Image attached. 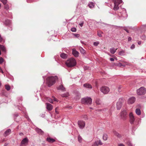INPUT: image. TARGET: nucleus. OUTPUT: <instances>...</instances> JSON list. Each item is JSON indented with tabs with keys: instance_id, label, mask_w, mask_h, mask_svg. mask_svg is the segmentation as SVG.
I'll return each mask as SVG.
<instances>
[{
	"instance_id": "nucleus-1",
	"label": "nucleus",
	"mask_w": 146,
	"mask_h": 146,
	"mask_svg": "<svg viewBox=\"0 0 146 146\" xmlns=\"http://www.w3.org/2000/svg\"><path fill=\"white\" fill-rule=\"evenodd\" d=\"M58 79V77L56 76L48 77L46 79V83L48 86L49 87L51 86L55 83L56 80Z\"/></svg>"
},
{
	"instance_id": "nucleus-2",
	"label": "nucleus",
	"mask_w": 146,
	"mask_h": 146,
	"mask_svg": "<svg viewBox=\"0 0 146 146\" xmlns=\"http://www.w3.org/2000/svg\"><path fill=\"white\" fill-rule=\"evenodd\" d=\"M66 64L68 67L71 68L76 65V62L74 58H71L68 59L66 61Z\"/></svg>"
},
{
	"instance_id": "nucleus-3",
	"label": "nucleus",
	"mask_w": 146,
	"mask_h": 146,
	"mask_svg": "<svg viewBox=\"0 0 146 146\" xmlns=\"http://www.w3.org/2000/svg\"><path fill=\"white\" fill-rule=\"evenodd\" d=\"M92 99L90 97H87L82 98L81 100L82 104L85 105H90L92 104Z\"/></svg>"
},
{
	"instance_id": "nucleus-4",
	"label": "nucleus",
	"mask_w": 146,
	"mask_h": 146,
	"mask_svg": "<svg viewBox=\"0 0 146 146\" xmlns=\"http://www.w3.org/2000/svg\"><path fill=\"white\" fill-rule=\"evenodd\" d=\"M113 1L114 5L113 9L115 11H116L119 9L118 5L122 3V0H113Z\"/></svg>"
},
{
	"instance_id": "nucleus-5",
	"label": "nucleus",
	"mask_w": 146,
	"mask_h": 146,
	"mask_svg": "<svg viewBox=\"0 0 146 146\" xmlns=\"http://www.w3.org/2000/svg\"><path fill=\"white\" fill-rule=\"evenodd\" d=\"M100 91L104 94H107L110 91L109 88L107 86H103L100 88Z\"/></svg>"
},
{
	"instance_id": "nucleus-6",
	"label": "nucleus",
	"mask_w": 146,
	"mask_h": 146,
	"mask_svg": "<svg viewBox=\"0 0 146 146\" xmlns=\"http://www.w3.org/2000/svg\"><path fill=\"white\" fill-rule=\"evenodd\" d=\"M145 91V89L144 87H142L137 90V93L138 95H141L144 94Z\"/></svg>"
},
{
	"instance_id": "nucleus-7",
	"label": "nucleus",
	"mask_w": 146,
	"mask_h": 146,
	"mask_svg": "<svg viewBox=\"0 0 146 146\" xmlns=\"http://www.w3.org/2000/svg\"><path fill=\"white\" fill-rule=\"evenodd\" d=\"M121 117L123 120H125L127 117V113L125 110H123L120 114Z\"/></svg>"
},
{
	"instance_id": "nucleus-8",
	"label": "nucleus",
	"mask_w": 146,
	"mask_h": 146,
	"mask_svg": "<svg viewBox=\"0 0 146 146\" xmlns=\"http://www.w3.org/2000/svg\"><path fill=\"white\" fill-rule=\"evenodd\" d=\"M123 101V99L122 98L119 99V100L117 103V110H120L121 108L122 103Z\"/></svg>"
},
{
	"instance_id": "nucleus-9",
	"label": "nucleus",
	"mask_w": 146,
	"mask_h": 146,
	"mask_svg": "<svg viewBox=\"0 0 146 146\" xmlns=\"http://www.w3.org/2000/svg\"><path fill=\"white\" fill-rule=\"evenodd\" d=\"M78 123L80 128L81 129H83L85 125V122L83 121H78Z\"/></svg>"
},
{
	"instance_id": "nucleus-10",
	"label": "nucleus",
	"mask_w": 146,
	"mask_h": 146,
	"mask_svg": "<svg viewBox=\"0 0 146 146\" xmlns=\"http://www.w3.org/2000/svg\"><path fill=\"white\" fill-rule=\"evenodd\" d=\"M129 121L131 124H133L135 120V118L133 113L132 112L129 113Z\"/></svg>"
},
{
	"instance_id": "nucleus-11",
	"label": "nucleus",
	"mask_w": 146,
	"mask_h": 146,
	"mask_svg": "<svg viewBox=\"0 0 146 146\" xmlns=\"http://www.w3.org/2000/svg\"><path fill=\"white\" fill-rule=\"evenodd\" d=\"M135 101V98L134 97H132L129 99L127 101V103L129 104H133Z\"/></svg>"
},
{
	"instance_id": "nucleus-12",
	"label": "nucleus",
	"mask_w": 146,
	"mask_h": 146,
	"mask_svg": "<svg viewBox=\"0 0 146 146\" xmlns=\"http://www.w3.org/2000/svg\"><path fill=\"white\" fill-rule=\"evenodd\" d=\"M28 142V139L27 138L23 139L21 142V146H24V145L27 144Z\"/></svg>"
},
{
	"instance_id": "nucleus-13",
	"label": "nucleus",
	"mask_w": 146,
	"mask_h": 146,
	"mask_svg": "<svg viewBox=\"0 0 146 146\" xmlns=\"http://www.w3.org/2000/svg\"><path fill=\"white\" fill-rule=\"evenodd\" d=\"M52 99H51L50 98L47 97V100L48 101L51 103H53V101L58 102V101L54 97H52Z\"/></svg>"
},
{
	"instance_id": "nucleus-14",
	"label": "nucleus",
	"mask_w": 146,
	"mask_h": 146,
	"mask_svg": "<svg viewBox=\"0 0 146 146\" xmlns=\"http://www.w3.org/2000/svg\"><path fill=\"white\" fill-rule=\"evenodd\" d=\"M46 140L48 142L50 143H52L56 141L54 139L50 137H48L46 138Z\"/></svg>"
},
{
	"instance_id": "nucleus-15",
	"label": "nucleus",
	"mask_w": 146,
	"mask_h": 146,
	"mask_svg": "<svg viewBox=\"0 0 146 146\" xmlns=\"http://www.w3.org/2000/svg\"><path fill=\"white\" fill-rule=\"evenodd\" d=\"M72 54L75 57H77L79 56V53L75 49L72 50Z\"/></svg>"
},
{
	"instance_id": "nucleus-16",
	"label": "nucleus",
	"mask_w": 146,
	"mask_h": 146,
	"mask_svg": "<svg viewBox=\"0 0 146 146\" xmlns=\"http://www.w3.org/2000/svg\"><path fill=\"white\" fill-rule=\"evenodd\" d=\"M57 89L58 90H61L62 91H66L65 88L62 84L57 87Z\"/></svg>"
},
{
	"instance_id": "nucleus-17",
	"label": "nucleus",
	"mask_w": 146,
	"mask_h": 146,
	"mask_svg": "<svg viewBox=\"0 0 146 146\" xmlns=\"http://www.w3.org/2000/svg\"><path fill=\"white\" fill-rule=\"evenodd\" d=\"M95 102L97 105H100L102 103V102L99 98H97L95 100Z\"/></svg>"
},
{
	"instance_id": "nucleus-18",
	"label": "nucleus",
	"mask_w": 146,
	"mask_h": 146,
	"mask_svg": "<svg viewBox=\"0 0 146 146\" xmlns=\"http://www.w3.org/2000/svg\"><path fill=\"white\" fill-rule=\"evenodd\" d=\"M46 108L47 110H52L53 107L52 105L50 104L46 103Z\"/></svg>"
},
{
	"instance_id": "nucleus-19",
	"label": "nucleus",
	"mask_w": 146,
	"mask_h": 146,
	"mask_svg": "<svg viewBox=\"0 0 146 146\" xmlns=\"http://www.w3.org/2000/svg\"><path fill=\"white\" fill-rule=\"evenodd\" d=\"M60 57L63 59H66L67 58L68 55L64 53L61 54L60 55Z\"/></svg>"
},
{
	"instance_id": "nucleus-20",
	"label": "nucleus",
	"mask_w": 146,
	"mask_h": 146,
	"mask_svg": "<svg viewBox=\"0 0 146 146\" xmlns=\"http://www.w3.org/2000/svg\"><path fill=\"white\" fill-rule=\"evenodd\" d=\"M84 86L86 88H88L89 89H92V87L91 85L89 84H84Z\"/></svg>"
},
{
	"instance_id": "nucleus-21",
	"label": "nucleus",
	"mask_w": 146,
	"mask_h": 146,
	"mask_svg": "<svg viewBox=\"0 0 146 146\" xmlns=\"http://www.w3.org/2000/svg\"><path fill=\"white\" fill-rule=\"evenodd\" d=\"M36 131L39 134L42 135L43 134V131L40 129L36 128L35 129Z\"/></svg>"
},
{
	"instance_id": "nucleus-22",
	"label": "nucleus",
	"mask_w": 146,
	"mask_h": 146,
	"mask_svg": "<svg viewBox=\"0 0 146 146\" xmlns=\"http://www.w3.org/2000/svg\"><path fill=\"white\" fill-rule=\"evenodd\" d=\"M117 48L115 49L114 48H112L110 49V51L112 54H114L116 52Z\"/></svg>"
},
{
	"instance_id": "nucleus-23",
	"label": "nucleus",
	"mask_w": 146,
	"mask_h": 146,
	"mask_svg": "<svg viewBox=\"0 0 146 146\" xmlns=\"http://www.w3.org/2000/svg\"><path fill=\"white\" fill-rule=\"evenodd\" d=\"M11 23V21L8 19H6L4 22V24L6 25H8Z\"/></svg>"
},
{
	"instance_id": "nucleus-24",
	"label": "nucleus",
	"mask_w": 146,
	"mask_h": 146,
	"mask_svg": "<svg viewBox=\"0 0 146 146\" xmlns=\"http://www.w3.org/2000/svg\"><path fill=\"white\" fill-rule=\"evenodd\" d=\"M0 49L2 51L5 53L6 52V50L5 47L3 45L0 44Z\"/></svg>"
},
{
	"instance_id": "nucleus-25",
	"label": "nucleus",
	"mask_w": 146,
	"mask_h": 146,
	"mask_svg": "<svg viewBox=\"0 0 146 146\" xmlns=\"http://www.w3.org/2000/svg\"><path fill=\"white\" fill-rule=\"evenodd\" d=\"M11 131V130L9 129L7 130L4 133V135L5 136H7L9 135Z\"/></svg>"
},
{
	"instance_id": "nucleus-26",
	"label": "nucleus",
	"mask_w": 146,
	"mask_h": 146,
	"mask_svg": "<svg viewBox=\"0 0 146 146\" xmlns=\"http://www.w3.org/2000/svg\"><path fill=\"white\" fill-rule=\"evenodd\" d=\"M75 93L76 96V98L79 99L80 98V94L78 91H76L75 92Z\"/></svg>"
},
{
	"instance_id": "nucleus-27",
	"label": "nucleus",
	"mask_w": 146,
	"mask_h": 146,
	"mask_svg": "<svg viewBox=\"0 0 146 146\" xmlns=\"http://www.w3.org/2000/svg\"><path fill=\"white\" fill-rule=\"evenodd\" d=\"M88 5L90 8H91L94 7V4L93 3L91 2L89 3Z\"/></svg>"
},
{
	"instance_id": "nucleus-28",
	"label": "nucleus",
	"mask_w": 146,
	"mask_h": 146,
	"mask_svg": "<svg viewBox=\"0 0 146 146\" xmlns=\"http://www.w3.org/2000/svg\"><path fill=\"white\" fill-rule=\"evenodd\" d=\"M143 106H141L140 104H138L137 106V108L135 110H140L143 109Z\"/></svg>"
},
{
	"instance_id": "nucleus-29",
	"label": "nucleus",
	"mask_w": 146,
	"mask_h": 146,
	"mask_svg": "<svg viewBox=\"0 0 146 146\" xmlns=\"http://www.w3.org/2000/svg\"><path fill=\"white\" fill-rule=\"evenodd\" d=\"M80 50L81 53L82 54H85V51L82 47H81L80 48Z\"/></svg>"
},
{
	"instance_id": "nucleus-30",
	"label": "nucleus",
	"mask_w": 146,
	"mask_h": 146,
	"mask_svg": "<svg viewBox=\"0 0 146 146\" xmlns=\"http://www.w3.org/2000/svg\"><path fill=\"white\" fill-rule=\"evenodd\" d=\"M69 96L68 93L67 92L64 94H62L61 95V96L63 97H67Z\"/></svg>"
},
{
	"instance_id": "nucleus-31",
	"label": "nucleus",
	"mask_w": 146,
	"mask_h": 146,
	"mask_svg": "<svg viewBox=\"0 0 146 146\" xmlns=\"http://www.w3.org/2000/svg\"><path fill=\"white\" fill-rule=\"evenodd\" d=\"M5 89L7 91H9L10 90L11 87L8 84L5 85Z\"/></svg>"
},
{
	"instance_id": "nucleus-32",
	"label": "nucleus",
	"mask_w": 146,
	"mask_h": 146,
	"mask_svg": "<svg viewBox=\"0 0 146 146\" xmlns=\"http://www.w3.org/2000/svg\"><path fill=\"white\" fill-rule=\"evenodd\" d=\"M125 52L124 50H122L119 52L118 54L119 55L122 56L124 55Z\"/></svg>"
},
{
	"instance_id": "nucleus-33",
	"label": "nucleus",
	"mask_w": 146,
	"mask_h": 146,
	"mask_svg": "<svg viewBox=\"0 0 146 146\" xmlns=\"http://www.w3.org/2000/svg\"><path fill=\"white\" fill-rule=\"evenodd\" d=\"M108 135L106 134H104L103 137V138L104 140L106 141L107 139Z\"/></svg>"
},
{
	"instance_id": "nucleus-34",
	"label": "nucleus",
	"mask_w": 146,
	"mask_h": 146,
	"mask_svg": "<svg viewBox=\"0 0 146 146\" xmlns=\"http://www.w3.org/2000/svg\"><path fill=\"white\" fill-rule=\"evenodd\" d=\"M114 134L115 135H116L118 137H121V135L117 132H114Z\"/></svg>"
},
{
	"instance_id": "nucleus-35",
	"label": "nucleus",
	"mask_w": 146,
	"mask_h": 146,
	"mask_svg": "<svg viewBox=\"0 0 146 146\" xmlns=\"http://www.w3.org/2000/svg\"><path fill=\"white\" fill-rule=\"evenodd\" d=\"M135 112L138 115H139L141 114V110H135Z\"/></svg>"
},
{
	"instance_id": "nucleus-36",
	"label": "nucleus",
	"mask_w": 146,
	"mask_h": 146,
	"mask_svg": "<svg viewBox=\"0 0 146 146\" xmlns=\"http://www.w3.org/2000/svg\"><path fill=\"white\" fill-rule=\"evenodd\" d=\"M78 141L79 142H81L82 141V138L80 135L78 136Z\"/></svg>"
},
{
	"instance_id": "nucleus-37",
	"label": "nucleus",
	"mask_w": 146,
	"mask_h": 146,
	"mask_svg": "<svg viewBox=\"0 0 146 146\" xmlns=\"http://www.w3.org/2000/svg\"><path fill=\"white\" fill-rule=\"evenodd\" d=\"M5 5L4 7L5 9L7 10H8L9 9V6L7 4H5Z\"/></svg>"
},
{
	"instance_id": "nucleus-38",
	"label": "nucleus",
	"mask_w": 146,
	"mask_h": 146,
	"mask_svg": "<svg viewBox=\"0 0 146 146\" xmlns=\"http://www.w3.org/2000/svg\"><path fill=\"white\" fill-rule=\"evenodd\" d=\"M71 31L73 32H75L76 31V28L73 27L71 29Z\"/></svg>"
},
{
	"instance_id": "nucleus-39",
	"label": "nucleus",
	"mask_w": 146,
	"mask_h": 146,
	"mask_svg": "<svg viewBox=\"0 0 146 146\" xmlns=\"http://www.w3.org/2000/svg\"><path fill=\"white\" fill-rule=\"evenodd\" d=\"M0 1L2 2L4 5L6 4L7 1V0H0Z\"/></svg>"
},
{
	"instance_id": "nucleus-40",
	"label": "nucleus",
	"mask_w": 146,
	"mask_h": 146,
	"mask_svg": "<svg viewBox=\"0 0 146 146\" xmlns=\"http://www.w3.org/2000/svg\"><path fill=\"white\" fill-rule=\"evenodd\" d=\"M141 38L142 40H146V37L145 35H142L141 36Z\"/></svg>"
},
{
	"instance_id": "nucleus-41",
	"label": "nucleus",
	"mask_w": 146,
	"mask_h": 146,
	"mask_svg": "<svg viewBox=\"0 0 146 146\" xmlns=\"http://www.w3.org/2000/svg\"><path fill=\"white\" fill-rule=\"evenodd\" d=\"M99 44V42H94V46H97L98 44Z\"/></svg>"
},
{
	"instance_id": "nucleus-42",
	"label": "nucleus",
	"mask_w": 146,
	"mask_h": 146,
	"mask_svg": "<svg viewBox=\"0 0 146 146\" xmlns=\"http://www.w3.org/2000/svg\"><path fill=\"white\" fill-rule=\"evenodd\" d=\"M127 144L128 145V146H132V145L131 143L129 141H128L127 142Z\"/></svg>"
},
{
	"instance_id": "nucleus-43",
	"label": "nucleus",
	"mask_w": 146,
	"mask_h": 146,
	"mask_svg": "<svg viewBox=\"0 0 146 146\" xmlns=\"http://www.w3.org/2000/svg\"><path fill=\"white\" fill-rule=\"evenodd\" d=\"M3 62V59L1 58L0 57V64H1Z\"/></svg>"
},
{
	"instance_id": "nucleus-44",
	"label": "nucleus",
	"mask_w": 146,
	"mask_h": 146,
	"mask_svg": "<svg viewBox=\"0 0 146 146\" xmlns=\"http://www.w3.org/2000/svg\"><path fill=\"white\" fill-rule=\"evenodd\" d=\"M74 36H75L76 37H77V38L79 37L80 36V35L79 34H74Z\"/></svg>"
},
{
	"instance_id": "nucleus-45",
	"label": "nucleus",
	"mask_w": 146,
	"mask_h": 146,
	"mask_svg": "<svg viewBox=\"0 0 146 146\" xmlns=\"http://www.w3.org/2000/svg\"><path fill=\"white\" fill-rule=\"evenodd\" d=\"M135 45L134 44H132L130 48L131 49H133L135 48Z\"/></svg>"
},
{
	"instance_id": "nucleus-46",
	"label": "nucleus",
	"mask_w": 146,
	"mask_h": 146,
	"mask_svg": "<svg viewBox=\"0 0 146 146\" xmlns=\"http://www.w3.org/2000/svg\"><path fill=\"white\" fill-rule=\"evenodd\" d=\"M3 40V38L1 37V35H0V42H1Z\"/></svg>"
},
{
	"instance_id": "nucleus-47",
	"label": "nucleus",
	"mask_w": 146,
	"mask_h": 146,
	"mask_svg": "<svg viewBox=\"0 0 146 146\" xmlns=\"http://www.w3.org/2000/svg\"><path fill=\"white\" fill-rule=\"evenodd\" d=\"M121 88V86H119L118 88V91L119 92H121V90H120Z\"/></svg>"
},
{
	"instance_id": "nucleus-48",
	"label": "nucleus",
	"mask_w": 146,
	"mask_h": 146,
	"mask_svg": "<svg viewBox=\"0 0 146 146\" xmlns=\"http://www.w3.org/2000/svg\"><path fill=\"white\" fill-rule=\"evenodd\" d=\"M98 35L99 37H102V36L101 34L99 32L98 33Z\"/></svg>"
},
{
	"instance_id": "nucleus-49",
	"label": "nucleus",
	"mask_w": 146,
	"mask_h": 146,
	"mask_svg": "<svg viewBox=\"0 0 146 146\" xmlns=\"http://www.w3.org/2000/svg\"><path fill=\"white\" fill-rule=\"evenodd\" d=\"M118 146H125V145L123 144L120 143L118 144Z\"/></svg>"
},
{
	"instance_id": "nucleus-50",
	"label": "nucleus",
	"mask_w": 146,
	"mask_h": 146,
	"mask_svg": "<svg viewBox=\"0 0 146 146\" xmlns=\"http://www.w3.org/2000/svg\"><path fill=\"white\" fill-rule=\"evenodd\" d=\"M132 39V38L131 37H129L128 38V41H130Z\"/></svg>"
},
{
	"instance_id": "nucleus-51",
	"label": "nucleus",
	"mask_w": 146,
	"mask_h": 146,
	"mask_svg": "<svg viewBox=\"0 0 146 146\" xmlns=\"http://www.w3.org/2000/svg\"><path fill=\"white\" fill-rule=\"evenodd\" d=\"M0 72H1L3 74V72L1 67H0Z\"/></svg>"
},
{
	"instance_id": "nucleus-52",
	"label": "nucleus",
	"mask_w": 146,
	"mask_h": 146,
	"mask_svg": "<svg viewBox=\"0 0 146 146\" xmlns=\"http://www.w3.org/2000/svg\"><path fill=\"white\" fill-rule=\"evenodd\" d=\"M110 61H113L114 60V59L113 58H111L110 59Z\"/></svg>"
},
{
	"instance_id": "nucleus-53",
	"label": "nucleus",
	"mask_w": 146,
	"mask_h": 146,
	"mask_svg": "<svg viewBox=\"0 0 146 146\" xmlns=\"http://www.w3.org/2000/svg\"><path fill=\"white\" fill-rule=\"evenodd\" d=\"M124 30H125L127 33H129V31L127 30V29L124 28Z\"/></svg>"
},
{
	"instance_id": "nucleus-54",
	"label": "nucleus",
	"mask_w": 146,
	"mask_h": 146,
	"mask_svg": "<svg viewBox=\"0 0 146 146\" xmlns=\"http://www.w3.org/2000/svg\"><path fill=\"white\" fill-rule=\"evenodd\" d=\"M83 23H81L79 24L80 26L81 27H82L83 26Z\"/></svg>"
},
{
	"instance_id": "nucleus-55",
	"label": "nucleus",
	"mask_w": 146,
	"mask_h": 146,
	"mask_svg": "<svg viewBox=\"0 0 146 146\" xmlns=\"http://www.w3.org/2000/svg\"><path fill=\"white\" fill-rule=\"evenodd\" d=\"M141 41H139L138 42V44L139 45L141 44Z\"/></svg>"
},
{
	"instance_id": "nucleus-56",
	"label": "nucleus",
	"mask_w": 146,
	"mask_h": 146,
	"mask_svg": "<svg viewBox=\"0 0 146 146\" xmlns=\"http://www.w3.org/2000/svg\"><path fill=\"white\" fill-rule=\"evenodd\" d=\"M84 117L85 118V120L87 119H88L86 115L84 116Z\"/></svg>"
},
{
	"instance_id": "nucleus-57",
	"label": "nucleus",
	"mask_w": 146,
	"mask_h": 146,
	"mask_svg": "<svg viewBox=\"0 0 146 146\" xmlns=\"http://www.w3.org/2000/svg\"><path fill=\"white\" fill-rule=\"evenodd\" d=\"M69 109H72V107L71 106H70L68 107Z\"/></svg>"
},
{
	"instance_id": "nucleus-58",
	"label": "nucleus",
	"mask_w": 146,
	"mask_h": 146,
	"mask_svg": "<svg viewBox=\"0 0 146 146\" xmlns=\"http://www.w3.org/2000/svg\"><path fill=\"white\" fill-rule=\"evenodd\" d=\"M119 65L120 66H122V64L121 63H119Z\"/></svg>"
},
{
	"instance_id": "nucleus-59",
	"label": "nucleus",
	"mask_w": 146,
	"mask_h": 146,
	"mask_svg": "<svg viewBox=\"0 0 146 146\" xmlns=\"http://www.w3.org/2000/svg\"><path fill=\"white\" fill-rule=\"evenodd\" d=\"M55 112L57 113H58V111H57V110H55Z\"/></svg>"
},
{
	"instance_id": "nucleus-60",
	"label": "nucleus",
	"mask_w": 146,
	"mask_h": 146,
	"mask_svg": "<svg viewBox=\"0 0 146 146\" xmlns=\"http://www.w3.org/2000/svg\"><path fill=\"white\" fill-rule=\"evenodd\" d=\"M8 145V144H7V143H5V144H4V146H7Z\"/></svg>"
},
{
	"instance_id": "nucleus-61",
	"label": "nucleus",
	"mask_w": 146,
	"mask_h": 146,
	"mask_svg": "<svg viewBox=\"0 0 146 146\" xmlns=\"http://www.w3.org/2000/svg\"><path fill=\"white\" fill-rule=\"evenodd\" d=\"M80 42H81L82 43V44H83V43H84L83 42V41H80Z\"/></svg>"
},
{
	"instance_id": "nucleus-62",
	"label": "nucleus",
	"mask_w": 146,
	"mask_h": 146,
	"mask_svg": "<svg viewBox=\"0 0 146 146\" xmlns=\"http://www.w3.org/2000/svg\"><path fill=\"white\" fill-rule=\"evenodd\" d=\"M90 109H91V110H93V109L92 108L90 107Z\"/></svg>"
},
{
	"instance_id": "nucleus-63",
	"label": "nucleus",
	"mask_w": 146,
	"mask_h": 146,
	"mask_svg": "<svg viewBox=\"0 0 146 146\" xmlns=\"http://www.w3.org/2000/svg\"><path fill=\"white\" fill-rule=\"evenodd\" d=\"M42 77H43V78H44V76H43Z\"/></svg>"
},
{
	"instance_id": "nucleus-64",
	"label": "nucleus",
	"mask_w": 146,
	"mask_h": 146,
	"mask_svg": "<svg viewBox=\"0 0 146 146\" xmlns=\"http://www.w3.org/2000/svg\"><path fill=\"white\" fill-rule=\"evenodd\" d=\"M21 101H22V98H21Z\"/></svg>"
}]
</instances>
